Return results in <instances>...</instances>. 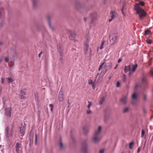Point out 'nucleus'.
Here are the masks:
<instances>
[{
    "mask_svg": "<svg viewBox=\"0 0 153 153\" xmlns=\"http://www.w3.org/2000/svg\"><path fill=\"white\" fill-rule=\"evenodd\" d=\"M134 10L136 11L138 15L140 20L143 19L147 15V13L145 10L140 7L138 4H136L134 6Z\"/></svg>",
    "mask_w": 153,
    "mask_h": 153,
    "instance_id": "obj_1",
    "label": "nucleus"
},
{
    "mask_svg": "<svg viewBox=\"0 0 153 153\" xmlns=\"http://www.w3.org/2000/svg\"><path fill=\"white\" fill-rule=\"evenodd\" d=\"M101 131V126H99L97 130L95 131L93 137L92 139L94 143H97L100 140L101 138L100 136Z\"/></svg>",
    "mask_w": 153,
    "mask_h": 153,
    "instance_id": "obj_2",
    "label": "nucleus"
},
{
    "mask_svg": "<svg viewBox=\"0 0 153 153\" xmlns=\"http://www.w3.org/2000/svg\"><path fill=\"white\" fill-rule=\"evenodd\" d=\"M137 65L136 64L134 65H129L128 66H126L125 67L124 72L127 73L128 71H132L134 72L137 67Z\"/></svg>",
    "mask_w": 153,
    "mask_h": 153,
    "instance_id": "obj_3",
    "label": "nucleus"
},
{
    "mask_svg": "<svg viewBox=\"0 0 153 153\" xmlns=\"http://www.w3.org/2000/svg\"><path fill=\"white\" fill-rule=\"evenodd\" d=\"M14 127L12 126L10 129L9 127L7 126L5 129V134L7 137H11L13 134Z\"/></svg>",
    "mask_w": 153,
    "mask_h": 153,
    "instance_id": "obj_4",
    "label": "nucleus"
},
{
    "mask_svg": "<svg viewBox=\"0 0 153 153\" xmlns=\"http://www.w3.org/2000/svg\"><path fill=\"white\" fill-rule=\"evenodd\" d=\"M12 108L11 107L6 108L5 109L4 115L7 119H10L11 117Z\"/></svg>",
    "mask_w": 153,
    "mask_h": 153,
    "instance_id": "obj_5",
    "label": "nucleus"
},
{
    "mask_svg": "<svg viewBox=\"0 0 153 153\" xmlns=\"http://www.w3.org/2000/svg\"><path fill=\"white\" fill-rule=\"evenodd\" d=\"M118 37L115 34L111 35L110 37V43L111 45H114L117 42Z\"/></svg>",
    "mask_w": 153,
    "mask_h": 153,
    "instance_id": "obj_6",
    "label": "nucleus"
},
{
    "mask_svg": "<svg viewBox=\"0 0 153 153\" xmlns=\"http://www.w3.org/2000/svg\"><path fill=\"white\" fill-rule=\"evenodd\" d=\"M105 64L104 68L105 69V72L106 73L108 70L111 68L112 64L110 62L107 63H105Z\"/></svg>",
    "mask_w": 153,
    "mask_h": 153,
    "instance_id": "obj_7",
    "label": "nucleus"
},
{
    "mask_svg": "<svg viewBox=\"0 0 153 153\" xmlns=\"http://www.w3.org/2000/svg\"><path fill=\"white\" fill-rule=\"evenodd\" d=\"M58 99L59 101H63L64 100L63 94L62 91H60L58 96Z\"/></svg>",
    "mask_w": 153,
    "mask_h": 153,
    "instance_id": "obj_8",
    "label": "nucleus"
},
{
    "mask_svg": "<svg viewBox=\"0 0 153 153\" xmlns=\"http://www.w3.org/2000/svg\"><path fill=\"white\" fill-rule=\"evenodd\" d=\"M127 95L123 96L120 99L121 102L123 104L126 103L127 100Z\"/></svg>",
    "mask_w": 153,
    "mask_h": 153,
    "instance_id": "obj_9",
    "label": "nucleus"
},
{
    "mask_svg": "<svg viewBox=\"0 0 153 153\" xmlns=\"http://www.w3.org/2000/svg\"><path fill=\"white\" fill-rule=\"evenodd\" d=\"M132 100L131 102V103L133 104H135V103L134 102V101L137 99V95L136 94V93H134L132 95Z\"/></svg>",
    "mask_w": 153,
    "mask_h": 153,
    "instance_id": "obj_10",
    "label": "nucleus"
},
{
    "mask_svg": "<svg viewBox=\"0 0 153 153\" xmlns=\"http://www.w3.org/2000/svg\"><path fill=\"white\" fill-rule=\"evenodd\" d=\"M111 18L112 19H114L117 16V13L115 11H112L111 12Z\"/></svg>",
    "mask_w": 153,
    "mask_h": 153,
    "instance_id": "obj_11",
    "label": "nucleus"
},
{
    "mask_svg": "<svg viewBox=\"0 0 153 153\" xmlns=\"http://www.w3.org/2000/svg\"><path fill=\"white\" fill-rule=\"evenodd\" d=\"M142 82L145 84H146L148 83V81L146 78L145 77H143L142 78Z\"/></svg>",
    "mask_w": 153,
    "mask_h": 153,
    "instance_id": "obj_12",
    "label": "nucleus"
},
{
    "mask_svg": "<svg viewBox=\"0 0 153 153\" xmlns=\"http://www.w3.org/2000/svg\"><path fill=\"white\" fill-rule=\"evenodd\" d=\"M7 82L9 83H12L13 82V80L11 77H7L6 78Z\"/></svg>",
    "mask_w": 153,
    "mask_h": 153,
    "instance_id": "obj_13",
    "label": "nucleus"
},
{
    "mask_svg": "<svg viewBox=\"0 0 153 153\" xmlns=\"http://www.w3.org/2000/svg\"><path fill=\"white\" fill-rule=\"evenodd\" d=\"M24 129L22 128H20V132L21 134V136H23L24 134Z\"/></svg>",
    "mask_w": 153,
    "mask_h": 153,
    "instance_id": "obj_14",
    "label": "nucleus"
},
{
    "mask_svg": "<svg viewBox=\"0 0 153 153\" xmlns=\"http://www.w3.org/2000/svg\"><path fill=\"white\" fill-rule=\"evenodd\" d=\"M15 147L16 148V151L17 152H19V144L18 143H17L16 144Z\"/></svg>",
    "mask_w": 153,
    "mask_h": 153,
    "instance_id": "obj_15",
    "label": "nucleus"
},
{
    "mask_svg": "<svg viewBox=\"0 0 153 153\" xmlns=\"http://www.w3.org/2000/svg\"><path fill=\"white\" fill-rule=\"evenodd\" d=\"M4 10L3 9H0V18L2 17L4 15Z\"/></svg>",
    "mask_w": 153,
    "mask_h": 153,
    "instance_id": "obj_16",
    "label": "nucleus"
},
{
    "mask_svg": "<svg viewBox=\"0 0 153 153\" xmlns=\"http://www.w3.org/2000/svg\"><path fill=\"white\" fill-rule=\"evenodd\" d=\"M89 47L88 45H87L86 47H85L84 48V51L85 54H87V52L88 51V49Z\"/></svg>",
    "mask_w": 153,
    "mask_h": 153,
    "instance_id": "obj_17",
    "label": "nucleus"
},
{
    "mask_svg": "<svg viewBox=\"0 0 153 153\" xmlns=\"http://www.w3.org/2000/svg\"><path fill=\"white\" fill-rule=\"evenodd\" d=\"M151 33V32L150 30H149L148 29H147L145 31V32H144V35H148V34H150Z\"/></svg>",
    "mask_w": 153,
    "mask_h": 153,
    "instance_id": "obj_18",
    "label": "nucleus"
},
{
    "mask_svg": "<svg viewBox=\"0 0 153 153\" xmlns=\"http://www.w3.org/2000/svg\"><path fill=\"white\" fill-rule=\"evenodd\" d=\"M26 93L25 92L22 91L20 94V97L21 98H24L25 96V95Z\"/></svg>",
    "mask_w": 153,
    "mask_h": 153,
    "instance_id": "obj_19",
    "label": "nucleus"
},
{
    "mask_svg": "<svg viewBox=\"0 0 153 153\" xmlns=\"http://www.w3.org/2000/svg\"><path fill=\"white\" fill-rule=\"evenodd\" d=\"M104 100H105L104 97H103L99 101L100 104L102 105L103 103L104 102Z\"/></svg>",
    "mask_w": 153,
    "mask_h": 153,
    "instance_id": "obj_20",
    "label": "nucleus"
},
{
    "mask_svg": "<svg viewBox=\"0 0 153 153\" xmlns=\"http://www.w3.org/2000/svg\"><path fill=\"white\" fill-rule=\"evenodd\" d=\"M33 1V6L35 7L37 4V0H32Z\"/></svg>",
    "mask_w": 153,
    "mask_h": 153,
    "instance_id": "obj_21",
    "label": "nucleus"
},
{
    "mask_svg": "<svg viewBox=\"0 0 153 153\" xmlns=\"http://www.w3.org/2000/svg\"><path fill=\"white\" fill-rule=\"evenodd\" d=\"M123 82H125L126 81V75L125 74H123Z\"/></svg>",
    "mask_w": 153,
    "mask_h": 153,
    "instance_id": "obj_22",
    "label": "nucleus"
},
{
    "mask_svg": "<svg viewBox=\"0 0 153 153\" xmlns=\"http://www.w3.org/2000/svg\"><path fill=\"white\" fill-rule=\"evenodd\" d=\"M104 64H105V62H103L101 64V65L100 66L99 68V71H100L101 69L102 68V66Z\"/></svg>",
    "mask_w": 153,
    "mask_h": 153,
    "instance_id": "obj_23",
    "label": "nucleus"
},
{
    "mask_svg": "<svg viewBox=\"0 0 153 153\" xmlns=\"http://www.w3.org/2000/svg\"><path fill=\"white\" fill-rule=\"evenodd\" d=\"M134 144V142H132L130 143L129 145V148L130 149H131L132 148V146Z\"/></svg>",
    "mask_w": 153,
    "mask_h": 153,
    "instance_id": "obj_24",
    "label": "nucleus"
},
{
    "mask_svg": "<svg viewBox=\"0 0 153 153\" xmlns=\"http://www.w3.org/2000/svg\"><path fill=\"white\" fill-rule=\"evenodd\" d=\"M128 110V108L127 107L125 108L123 110V112L124 113H126L127 112Z\"/></svg>",
    "mask_w": 153,
    "mask_h": 153,
    "instance_id": "obj_25",
    "label": "nucleus"
},
{
    "mask_svg": "<svg viewBox=\"0 0 153 153\" xmlns=\"http://www.w3.org/2000/svg\"><path fill=\"white\" fill-rule=\"evenodd\" d=\"M83 150L85 153H86L87 150V147L85 144L84 146V148H83Z\"/></svg>",
    "mask_w": 153,
    "mask_h": 153,
    "instance_id": "obj_26",
    "label": "nucleus"
},
{
    "mask_svg": "<svg viewBox=\"0 0 153 153\" xmlns=\"http://www.w3.org/2000/svg\"><path fill=\"white\" fill-rule=\"evenodd\" d=\"M104 42H105L104 41H103L102 42V43L101 44V45L100 47V49H102V48H103V46Z\"/></svg>",
    "mask_w": 153,
    "mask_h": 153,
    "instance_id": "obj_27",
    "label": "nucleus"
},
{
    "mask_svg": "<svg viewBox=\"0 0 153 153\" xmlns=\"http://www.w3.org/2000/svg\"><path fill=\"white\" fill-rule=\"evenodd\" d=\"M146 42L149 44H151L152 42V41L150 39H147Z\"/></svg>",
    "mask_w": 153,
    "mask_h": 153,
    "instance_id": "obj_28",
    "label": "nucleus"
},
{
    "mask_svg": "<svg viewBox=\"0 0 153 153\" xmlns=\"http://www.w3.org/2000/svg\"><path fill=\"white\" fill-rule=\"evenodd\" d=\"M145 134V131L143 129L141 132V137H143Z\"/></svg>",
    "mask_w": 153,
    "mask_h": 153,
    "instance_id": "obj_29",
    "label": "nucleus"
},
{
    "mask_svg": "<svg viewBox=\"0 0 153 153\" xmlns=\"http://www.w3.org/2000/svg\"><path fill=\"white\" fill-rule=\"evenodd\" d=\"M50 107H51V110L52 111H53V105L52 104H50L49 105Z\"/></svg>",
    "mask_w": 153,
    "mask_h": 153,
    "instance_id": "obj_30",
    "label": "nucleus"
},
{
    "mask_svg": "<svg viewBox=\"0 0 153 153\" xmlns=\"http://www.w3.org/2000/svg\"><path fill=\"white\" fill-rule=\"evenodd\" d=\"M88 109H89L91 105H92V103L90 101H88Z\"/></svg>",
    "mask_w": 153,
    "mask_h": 153,
    "instance_id": "obj_31",
    "label": "nucleus"
},
{
    "mask_svg": "<svg viewBox=\"0 0 153 153\" xmlns=\"http://www.w3.org/2000/svg\"><path fill=\"white\" fill-rule=\"evenodd\" d=\"M60 148L62 149L63 148V144L62 143L61 141L60 143Z\"/></svg>",
    "mask_w": 153,
    "mask_h": 153,
    "instance_id": "obj_32",
    "label": "nucleus"
},
{
    "mask_svg": "<svg viewBox=\"0 0 153 153\" xmlns=\"http://www.w3.org/2000/svg\"><path fill=\"white\" fill-rule=\"evenodd\" d=\"M139 4V5H140L141 6H144V3L143 1H140L139 3H138Z\"/></svg>",
    "mask_w": 153,
    "mask_h": 153,
    "instance_id": "obj_33",
    "label": "nucleus"
},
{
    "mask_svg": "<svg viewBox=\"0 0 153 153\" xmlns=\"http://www.w3.org/2000/svg\"><path fill=\"white\" fill-rule=\"evenodd\" d=\"M120 85V83L119 82H117L116 83V86L117 87H119Z\"/></svg>",
    "mask_w": 153,
    "mask_h": 153,
    "instance_id": "obj_34",
    "label": "nucleus"
},
{
    "mask_svg": "<svg viewBox=\"0 0 153 153\" xmlns=\"http://www.w3.org/2000/svg\"><path fill=\"white\" fill-rule=\"evenodd\" d=\"M91 111L90 110V109H88V110L87 111V113L88 114H89L91 113Z\"/></svg>",
    "mask_w": 153,
    "mask_h": 153,
    "instance_id": "obj_35",
    "label": "nucleus"
},
{
    "mask_svg": "<svg viewBox=\"0 0 153 153\" xmlns=\"http://www.w3.org/2000/svg\"><path fill=\"white\" fill-rule=\"evenodd\" d=\"M130 71V72L128 74V76H130L134 72H132V71Z\"/></svg>",
    "mask_w": 153,
    "mask_h": 153,
    "instance_id": "obj_36",
    "label": "nucleus"
},
{
    "mask_svg": "<svg viewBox=\"0 0 153 153\" xmlns=\"http://www.w3.org/2000/svg\"><path fill=\"white\" fill-rule=\"evenodd\" d=\"M88 83L89 85H90L91 84H92V80L91 79H89L88 81Z\"/></svg>",
    "mask_w": 153,
    "mask_h": 153,
    "instance_id": "obj_37",
    "label": "nucleus"
},
{
    "mask_svg": "<svg viewBox=\"0 0 153 153\" xmlns=\"http://www.w3.org/2000/svg\"><path fill=\"white\" fill-rule=\"evenodd\" d=\"M9 61V58L8 57H7L5 58V61L6 62H8Z\"/></svg>",
    "mask_w": 153,
    "mask_h": 153,
    "instance_id": "obj_38",
    "label": "nucleus"
},
{
    "mask_svg": "<svg viewBox=\"0 0 153 153\" xmlns=\"http://www.w3.org/2000/svg\"><path fill=\"white\" fill-rule=\"evenodd\" d=\"M150 74L151 76L153 77V71L151 70L150 71Z\"/></svg>",
    "mask_w": 153,
    "mask_h": 153,
    "instance_id": "obj_39",
    "label": "nucleus"
},
{
    "mask_svg": "<svg viewBox=\"0 0 153 153\" xmlns=\"http://www.w3.org/2000/svg\"><path fill=\"white\" fill-rule=\"evenodd\" d=\"M37 135H36V136H35V143L36 144V143H37Z\"/></svg>",
    "mask_w": 153,
    "mask_h": 153,
    "instance_id": "obj_40",
    "label": "nucleus"
},
{
    "mask_svg": "<svg viewBox=\"0 0 153 153\" xmlns=\"http://www.w3.org/2000/svg\"><path fill=\"white\" fill-rule=\"evenodd\" d=\"M104 149H102L100 150V153H104Z\"/></svg>",
    "mask_w": 153,
    "mask_h": 153,
    "instance_id": "obj_41",
    "label": "nucleus"
},
{
    "mask_svg": "<svg viewBox=\"0 0 153 153\" xmlns=\"http://www.w3.org/2000/svg\"><path fill=\"white\" fill-rule=\"evenodd\" d=\"M88 45V42H85V43H84V45L85 46V47H86V46L87 45Z\"/></svg>",
    "mask_w": 153,
    "mask_h": 153,
    "instance_id": "obj_42",
    "label": "nucleus"
},
{
    "mask_svg": "<svg viewBox=\"0 0 153 153\" xmlns=\"http://www.w3.org/2000/svg\"><path fill=\"white\" fill-rule=\"evenodd\" d=\"M1 83L3 84L4 83V79L2 78L1 79Z\"/></svg>",
    "mask_w": 153,
    "mask_h": 153,
    "instance_id": "obj_43",
    "label": "nucleus"
},
{
    "mask_svg": "<svg viewBox=\"0 0 153 153\" xmlns=\"http://www.w3.org/2000/svg\"><path fill=\"white\" fill-rule=\"evenodd\" d=\"M122 61V59H121L120 58L118 59V62L120 63Z\"/></svg>",
    "mask_w": 153,
    "mask_h": 153,
    "instance_id": "obj_44",
    "label": "nucleus"
},
{
    "mask_svg": "<svg viewBox=\"0 0 153 153\" xmlns=\"http://www.w3.org/2000/svg\"><path fill=\"white\" fill-rule=\"evenodd\" d=\"M140 147H139L138 148V149H137V153H139L140 152Z\"/></svg>",
    "mask_w": 153,
    "mask_h": 153,
    "instance_id": "obj_45",
    "label": "nucleus"
},
{
    "mask_svg": "<svg viewBox=\"0 0 153 153\" xmlns=\"http://www.w3.org/2000/svg\"><path fill=\"white\" fill-rule=\"evenodd\" d=\"M92 86L93 87V88L94 89L95 88V85L94 83L92 84Z\"/></svg>",
    "mask_w": 153,
    "mask_h": 153,
    "instance_id": "obj_46",
    "label": "nucleus"
},
{
    "mask_svg": "<svg viewBox=\"0 0 153 153\" xmlns=\"http://www.w3.org/2000/svg\"><path fill=\"white\" fill-rule=\"evenodd\" d=\"M42 53V51H41L38 55L39 56L40 58L41 56V55Z\"/></svg>",
    "mask_w": 153,
    "mask_h": 153,
    "instance_id": "obj_47",
    "label": "nucleus"
},
{
    "mask_svg": "<svg viewBox=\"0 0 153 153\" xmlns=\"http://www.w3.org/2000/svg\"><path fill=\"white\" fill-rule=\"evenodd\" d=\"M118 64H117L116 65V67L114 68V69H116L117 68V66H118Z\"/></svg>",
    "mask_w": 153,
    "mask_h": 153,
    "instance_id": "obj_48",
    "label": "nucleus"
},
{
    "mask_svg": "<svg viewBox=\"0 0 153 153\" xmlns=\"http://www.w3.org/2000/svg\"><path fill=\"white\" fill-rule=\"evenodd\" d=\"M85 129H86V128H85L84 127L83 128V129L84 131L85 132Z\"/></svg>",
    "mask_w": 153,
    "mask_h": 153,
    "instance_id": "obj_49",
    "label": "nucleus"
},
{
    "mask_svg": "<svg viewBox=\"0 0 153 153\" xmlns=\"http://www.w3.org/2000/svg\"><path fill=\"white\" fill-rule=\"evenodd\" d=\"M86 19H87V18H84V20L85 22L86 21Z\"/></svg>",
    "mask_w": 153,
    "mask_h": 153,
    "instance_id": "obj_50",
    "label": "nucleus"
},
{
    "mask_svg": "<svg viewBox=\"0 0 153 153\" xmlns=\"http://www.w3.org/2000/svg\"><path fill=\"white\" fill-rule=\"evenodd\" d=\"M112 19H112V18H111V19H109V22H111L112 21Z\"/></svg>",
    "mask_w": 153,
    "mask_h": 153,
    "instance_id": "obj_51",
    "label": "nucleus"
},
{
    "mask_svg": "<svg viewBox=\"0 0 153 153\" xmlns=\"http://www.w3.org/2000/svg\"><path fill=\"white\" fill-rule=\"evenodd\" d=\"M2 89V88L0 86V91H1Z\"/></svg>",
    "mask_w": 153,
    "mask_h": 153,
    "instance_id": "obj_52",
    "label": "nucleus"
},
{
    "mask_svg": "<svg viewBox=\"0 0 153 153\" xmlns=\"http://www.w3.org/2000/svg\"><path fill=\"white\" fill-rule=\"evenodd\" d=\"M2 25H3L2 24V23H1L0 25V27H2Z\"/></svg>",
    "mask_w": 153,
    "mask_h": 153,
    "instance_id": "obj_53",
    "label": "nucleus"
},
{
    "mask_svg": "<svg viewBox=\"0 0 153 153\" xmlns=\"http://www.w3.org/2000/svg\"><path fill=\"white\" fill-rule=\"evenodd\" d=\"M143 110L144 111V112L146 110L144 109H143Z\"/></svg>",
    "mask_w": 153,
    "mask_h": 153,
    "instance_id": "obj_54",
    "label": "nucleus"
},
{
    "mask_svg": "<svg viewBox=\"0 0 153 153\" xmlns=\"http://www.w3.org/2000/svg\"><path fill=\"white\" fill-rule=\"evenodd\" d=\"M149 65H150V63H149Z\"/></svg>",
    "mask_w": 153,
    "mask_h": 153,
    "instance_id": "obj_55",
    "label": "nucleus"
},
{
    "mask_svg": "<svg viewBox=\"0 0 153 153\" xmlns=\"http://www.w3.org/2000/svg\"><path fill=\"white\" fill-rule=\"evenodd\" d=\"M144 99H146V97L145 96L144 97Z\"/></svg>",
    "mask_w": 153,
    "mask_h": 153,
    "instance_id": "obj_56",
    "label": "nucleus"
},
{
    "mask_svg": "<svg viewBox=\"0 0 153 153\" xmlns=\"http://www.w3.org/2000/svg\"><path fill=\"white\" fill-rule=\"evenodd\" d=\"M111 79V77H110L109 79Z\"/></svg>",
    "mask_w": 153,
    "mask_h": 153,
    "instance_id": "obj_57",
    "label": "nucleus"
},
{
    "mask_svg": "<svg viewBox=\"0 0 153 153\" xmlns=\"http://www.w3.org/2000/svg\"><path fill=\"white\" fill-rule=\"evenodd\" d=\"M17 153H20V152H17Z\"/></svg>",
    "mask_w": 153,
    "mask_h": 153,
    "instance_id": "obj_58",
    "label": "nucleus"
},
{
    "mask_svg": "<svg viewBox=\"0 0 153 153\" xmlns=\"http://www.w3.org/2000/svg\"><path fill=\"white\" fill-rule=\"evenodd\" d=\"M123 9H122V11H123Z\"/></svg>",
    "mask_w": 153,
    "mask_h": 153,
    "instance_id": "obj_59",
    "label": "nucleus"
},
{
    "mask_svg": "<svg viewBox=\"0 0 153 153\" xmlns=\"http://www.w3.org/2000/svg\"><path fill=\"white\" fill-rule=\"evenodd\" d=\"M152 50H152V51H153V49H152Z\"/></svg>",
    "mask_w": 153,
    "mask_h": 153,
    "instance_id": "obj_60",
    "label": "nucleus"
}]
</instances>
